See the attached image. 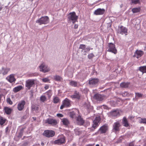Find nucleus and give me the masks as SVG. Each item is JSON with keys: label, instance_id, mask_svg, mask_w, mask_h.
<instances>
[{"label": "nucleus", "instance_id": "1", "mask_svg": "<svg viewBox=\"0 0 146 146\" xmlns=\"http://www.w3.org/2000/svg\"><path fill=\"white\" fill-rule=\"evenodd\" d=\"M68 20L70 22L74 23L77 21L78 16L74 12L70 13L67 15Z\"/></svg>", "mask_w": 146, "mask_h": 146}, {"label": "nucleus", "instance_id": "2", "mask_svg": "<svg viewBox=\"0 0 146 146\" xmlns=\"http://www.w3.org/2000/svg\"><path fill=\"white\" fill-rule=\"evenodd\" d=\"M49 22V17L47 16H44L41 17L40 18L37 20L36 22L38 23L39 25L42 24H46L48 23Z\"/></svg>", "mask_w": 146, "mask_h": 146}, {"label": "nucleus", "instance_id": "3", "mask_svg": "<svg viewBox=\"0 0 146 146\" xmlns=\"http://www.w3.org/2000/svg\"><path fill=\"white\" fill-rule=\"evenodd\" d=\"M100 118L99 117H96L94 120L93 121L92 127L90 129L91 131H93L99 125Z\"/></svg>", "mask_w": 146, "mask_h": 146}, {"label": "nucleus", "instance_id": "4", "mask_svg": "<svg viewBox=\"0 0 146 146\" xmlns=\"http://www.w3.org/2000/svg\"><path fill=\"white\" fill-rule=\"evenodd\" d=\"M46 124L50 125L52 126H55L58 123L57 121L53 118H49L45 120Z\"/></svg>", "mask_w": 146, "mask_h": 146}, {"label": "nucleus", "instance_id": "5", "mask_svg": "<svg viewBox=\"0 0 146 146\" xmlns=\"http://www.w3.org/2000/svg\"><path fill=\"white\" fill-rule=\"evenodd\" d=\"M108 48L107 51L111 52L114 54H116L117 53V50L115 47V45L112 43H109L108 44Z\"/></svg>", "mask_w": 146, "mask_h": 146}, {"label": "nucleus", "instance_id": "6", "mask_svg": "<svg viewBox=\"0 0 146 146\" xmlns=\"http://www.w3.org/2000/svg\"><path fill=\"white\" fill-rule=\"evenodd\" d=\"M71 101L67 98H66L62 102V104L60 107V109L62 110L66 107H70L71 106Z\"/></svg>", "mask_w": 146, "mask_h": 146}, {"label": "nucleus", "instance_id": "7", "mask_svg": "<svg viewBox=\"0 0 146 146\" xmlns=\"http://www.w3.org/2000/svg\"><path fill=\"white\" fill-rule=\"evenodd\" d=\"M117 33L122 35H127V29L122 25L118 27Z\"/></svg>", "mask_w": 146, "mask_h": 146}, {"label": "nucleus", "instance_id": "8", "mask_svg": "<svg viewBox=\"0 0 146 146\" xmlns=\"http://www.w3.org/2000/svg\"><path fill=\"white\" fill-rule=\"evenodd\" d=\"M121 126L119 121L114 122L113 125L112 131L113 132L116 133L120 130V127Z\"/></svg>", "mask_w": 146, "mask_h": 146}, {"label": "nucleus", "instance_id": "9", "mask_svg": "<svg viewBox=\"0 0 146 146\" xmlns=\"http://www.w3.org/2000/svg\"><path fill=\"white\" fill-rule=\"evenodd\" d=\"M35 85V80L34 79L28 80L26 82L25 86L30 90L31 87H34Z\"/></svg>", "mask_w": 146, "mask_h": 146}, {"label": "nucleus", "instance_id": "10", "mask_svg": "<svg viewBox=\"0 0 146 146\" xmlns=\"http://www.w3.org/2000/svg\"><path fill=\"white\" fill-rule=\"evenodd\" d=\"M108 125L105 124L102 126L98 130L97 132H100V134H103L106 133L108 130Z\"/></svg>", "mask_w": 146, "mask_h": 146}, {"label": "nucleus", "instance_id": "11", "mask_svg": "<svg viewBox=\"0 0 146 146\" xmlns=\"http://www.w3.org/2000/svg\"><path fill=\"white\" fill-rule=\"evenodd\" d=\"M55 134V132L53 130H46L44 131L43 134L46 137L49 138L53 137Z\"/></svg>", "mask_w": 146, "mask_h": 146}, {"label": "nucleus", "instance_id": "12", "mask_svg": "<svg viewBox=\"0 0 146 146\" xmlns=\"http://www.w3.org/2000/svg\"><path fill=\"white\" fill-rule=\"evenodd\" d=\"M119 115V112L117 109L112 110L109 112V115L110 117L114 118H116L117 116Z\"/></svg>", "mask_w": 146, "mask_h": 146}, {"label": "nucleus", "instance_id": "13", "mask_svg": "<svg viewBox=\"0 0 146 146\" xmlns=\"http://www.w3.org/2000/svg\"><path fill=\"white\" fill-rule=\"evenodd\" d=\"M39 68L40 71L44 73L47 72L50 70L49 68L44 63L42 64L39 66Z\"/></svg>", "mask_w": 146, "mask_h": 146}, {"label": "nucleus", "instance_id": "14", "mask_svg": "<svg viewBox=\"0 0 146 146\" xmlns=\"http://www.w3.org/2000/svg\"><path fill=\"white\" fill-rule=\"evenodd\" d=\"M99 81L98 79L94 78L89 80V84L91 86H94L98 85Z\"/></svg>", "mask_w": 146, "mask_h": 146}, {"label": "nucleus", "instance_id": "15", "mask_svg": "<svg viewBox=\"0 0 146 146\" xmlns=\"http://www.w3.org/2000/svg\"><path fill=\"white\" fill-rule=\"evenodd\" d=\"M65 138L63 136H62L60 138L55 140L54 141V143L55 144L58 145L62 144L65 143Z\"/></svg>", "mask_w": 146, "mask_h": 146}, {"label": "nucleus", "instance_id": "16", "mask_svg": "<svg viewBox=\"0 0 146 146\" xmlns=\"http://www.w3.org/2000/svg\"><path fill=\"white\" fill-rule=\"evenodd\" d=\"M105 12V9H104L98 8L95 10L94 13V14L96 15H102Z\"/></svg>", "mask_w": 146, "mask_h": 146}, {"label": "nucleus", "instance_id": "17", "mask_svg": "<svg viewBox=\"0 0 146 146\" xmlns=\"http://www.w3.org/2000/svg\"><path fill=\"white\" fill-rule=\"evenodd\" d=\"M94 98L98 101H102L104 99V95H102L99 94H96L93 97Z\"/></svg>", "mask_w": 146, "mask_h": 146}, {"label": "nucleus", "instance_id": "18", "mask_svg": "<svg viewBox=\"0 0 146 146\" xmlns=\"http://www.w3.org/2000/svg\"><path fill=\"white\" fill-rule=\"evenodd\" d=\"M25 102L24 100H22L18 104L17 108L19 111L23 110L24 108V106L25 104Z\"/></svg>", "mask_w": 146, "mask_h": 146}, {"label": "nucleus", "instance_id": "19", "mask_svg": "<svg viewBox=\"0 0 146 146\" xmlns=\"http://www.w3.org/2000/svg\"><path fill=\"white\" fill-rule=\"evenodd\" d=\"M10 68H9L2 67L0 70V74H2L3 75H6L10 70Z\"/></svg>", "mask_w": 146, "mask_h": 146}, {"label": "nucleus", "instance_id": "20", "mask_svg": "<svg viewBox=\"0 0 146 146\" xmlns=\"http://www.w3.org/2000/svg\"><path fill=\"white\" fill-rule=\"evenodd\" d=\"M144 54V52L142 50H137L134 54V57L137 58L141 57Z\"/></svg>", "mask_w": 146, "mask_h": 146}, {"label": "nucleus", "instance_id": "21", "mask_svg": "<svg viewBox=\"0 0 146 146\" xmlns=\"http://www.w3.org/2000/svg\"><path fill=\"white\" fill-rule=\"evenodd\" d=\"M135 97L133 98V100L137 101L139 99H141L143 96V94H142L139 92L135 93Z\"/></svg>", "mask_w": 146, "mask_h": 146}, {"label": "nucleus", "instance_id": "22", "mask_svg": "<svg viewBox=\"0 0 146 146\" xmlns=\"http://www.w3.org/2000/svg\"><path fill=\"white\" fill-rule=\"evenodd\" d=\"M76 121L78 125H83L84 122V120L80 115L77 117Z\"/></svg>", "mask_w": 146, "mask_h": 146}, {"label": "nucleus", "instance_id": "23", "mask_svg": "<svg viewBox=\"0 0 146 146\" xmlns=\"http://www.w3.org/2000/svg\"><path fill=\"white\" fill-rule=\"evenodd\" d=\"M80 96L81 95L80 94L79 92L77 91H75L74 92L73 95H71L70 96L72 98H76L78 99L80 98Z\"/></svg>", "mask_w": 146, "mask_h": 146}, {"label": "nucleus", "instance_id": "24", "mask_svg": "<svg viewBox=\"0 0 146 146\" xmlns=\"http://www.w3.org/2000/svg\"><path fill=\"white\" fill-rule=\"evenodd\" d=\"M122 124L123 125L126 127H127L129 126V123L125 117H124L122 119Z\"/></svg>", "mask_w": 146, "mask_h": 146}, {"label": "nucleus", "instance_id": "25", "mask_svg": "<svg viewBox=\"0 0 146 146\" xmlns=\"http://www.w3.org/2000/svg\"><path fill=\"white\" fill-rule=\"evenodd\" d=\"M6 79L10 83L15 82L16 80L14 75L13 74L10 75L8 77L6 78Z\"/></svg>", "mask_w": 146, "mask_h": 146}, {"label": "nucleus", "instance_id": "26", "mask_svg": "<svg viewBox=\"0 0 146 146\" xmlns=\"http://www.w3.org/2000/svg\"><path fill=\"white\" fill-rule=\"evenodd\" d=\"M4 110L6 114L9 115L11 113L12 109L8 107H4Z\"/></svg>", "mask_w": 146, "mask_h": 146}, {"label": "nucleus", "instance_id": "27", "mask_svg": "<svg viewBox=\"0 0 146 146\" xmlns=\"http://www.w3.org/2000/svg\"><path fill=\"white\" fill-rule=\"evenodd\" d=\"M62 122L63 125L66 127L68 126L70 124L68 120L66 118L62 119Z\"/></svg>", "mask_w": 146, "mask_h": 146}, {"label": "nucleus", "instance_id": "28", "mask_svg": "<svg viewBox=\"0 0 146 146\" xmlns=\"http://www.w3.org/2000/svg\"><path fill=\"white\" fill-rule=\"evenodd\" d=\"M86 107L88 110V111L89 112L92 111L93 109V107L91 106L89 103L86 104Z\"/></svg>", "mask_w": 146, "mask_h": 146}, {"label": "nucleus", "instance_id": "29", "mask_svg": "<svg viewBox=\"0 0 146 146\" xmlns=\"http://www.w3.org/2000/svg\"><path fill=\"white\" fill-rule=\"evenodd\" d=\"M23 87L22 86L19 85L14 88L13 90V91L15 93L17 92L22 89Z\"/></svg>", "mask_w": 146, "mask_h": 146}, {"label": "nucleus", "instance_id": "30", "mask_svg": "<svg viewBox=\"0 0 146 146\" xmlns=\"http://www.w3.org/2000/svg\"><path fill=\"white\" fill-rule=\"evenodd\" d=\"M129 82H123L120 83V86L122 88H127L129 87Z\"/></svg>", "mask_w": 146, "mask_h": 146}, {"label": "nucleus", "instance_id": "31", "mask_svg": "<svg viewBox=\"0 0 146 146\" xmlns=\"http://www.w3.org/2000/svg\"><path fill=\"white\" fill-rule=\"evenodd\" d=\"M139 70L142 72L143 74L145 73H146V66H143L139 67Z\"/></svg>", "mask_w": 146, "mask_h": 146}, {"label": "nucleus", "instance_id": "32", "mask_svg": "<svg viewBox=\"0 0 146 146\" xmlns=\"http://www.w3.org/2000/svg\"><path fill=\"white\" fill-rule=\"evenodd\" d=\"M6 119L2 116H0V124L3 125L5 122Z\"/></svg>", "mask_w": 146, "mask_h": 146}, {"label": "nucleus", "instance_id": "33", "mask_svg": "<svg viewBox=\"0 0 146 146\" xmlns=\"http://www.w3.org/2000/svg\"><path fill=\"white\" fill-rule=\"evenodd\" d=\"M69 84L72 86L76 87L77 86V83L76 82L72 81L70 82Z\"/></svg>", "mask_w": 146, "mask_h": 146}, {"label": "nucleus", "instance_id": "34", "mask_svg": "<svg viewBox=\"0 0 146 146\" xmlns=\"http://www.w3.org/2000/svg\"><path fill=\"white\" fill-rule=\"evenodd\" d=\"M25 128H22L20 130V132L19 133V135H18V137L21 138L22 137L24 131L25 129Z\"/></svg>", "mask_w": 146, "mask_h": 146}, {"label": "nucleus", "instance_id": "35", "mask_svg": "<svg viewBox=\"0 0 146 146\" xmlns=\"http://www.w3.org/2000/svg\"><path fill=\"white\" fill-rule=\"evenodd\" d=\"M54 79L56 81H61L62 78L60 76L56 75L54 76Z\"/></svg>", "mask_w": 146, "mask_h": 146}, {"label": "nucleus", "instance_id": "36", "mask_svg": "<svg viewBox=\"0 0 146 146\" xmlns=\"http://www.w3.org/2000/svg\"><path fill=\"white\" fill-rule=\"evenodd\" d=\"M140 8H135L132 9V11L133 13H137L139 12Z\"/></svg>", "mask_w": 146, "mask_h": 146}, {"label": "nucleus", "instance_id": "37", "mask_svg": "<svg viewBox=\"0 0 146 146\" xmlns=\"http://www.w3.org/2000/svg\"><path fill=\"white\" fill-rule=\"evenodd\" d=\"M69 115L71 118H73L76 116V113L74 111H71L70 112Z\"/></svg>", "mask_w": 146, "mask_h": 146}, {"label": "nucleus", "instance_id": "38", "mask_svg": "<svg viewBox=\"0 0 146 146\" xmlns=\"http://www.w3.org/2000/svg\"><path fill=\"white\" fill-rule=\"evenodd\" d=\"M53 101L54 103L56 104L59 102L60 100L58 97H55L53 99Z\"/></svg>", "mask_w": 146, "mask_h": 146}, {"label": "nucleus", "instance_id": "39", "mask_svg": "<svg viewBox=\"0 0 146 146\" xmlns=\"http://www.w3.org/2000/svg\"><path fill=\"white\" fill-rule=\"evenodd\" d=\"M31 109L33 111H38V110L39 108L35 105H33L31 106Z\"/></svg>", "mask_w": 146, "mask_h": 146}, {"label": "nucleus", "instance_id": "40", "mask_svg": "<svg viewBox=\"0 0 146 146\" xmlns=\"http://www.w3.org/2000/svg\"><path fill=\"white\" fill-rule=\"evenodd\" d=\"M46 98L45 96H41L40 97V100L42 102H44L46 100Z\"/></svg>", "mask_w": 146, "mask_h": 146}, {"label": "nucleus", "instance_id": "41", "mask_svg": "<svg viewBox=\"0 0 146 146\" xmlns=\"http://www.w3.org/2000/svg\"><path fill=\"white\" fill-rule=\"evenodd\" d=\"M86 46L85 45L83 44H80L79 47V49H81L83 50L85 49Z\"/></svg>", "mask_w": 146, "mask_h": 146}, {"label": "nucleus", "instance_id": "42", "mask_svg": "<svg viewBox=\"0 0 146 146\" xmlns=\"http://www.w3.org/2000/svg\"><path fill=\"white\" fill-rule=\"evenodd\" d=\"M141 121H140V123H143L146 124V118H142L141 119Z\"/></svg>", "mask_w": 146, "mask_h": 146}, {"label": "nucleus", "instance_id": "43", "mask_svg": "<svg viewBox=\"0 0 146 146\" xmlns=\"http://www.w3.org/2000/svg\"><path fill=\"white\" fill-rule=\"evenodd\" d=\"M94 56V55L92 53L89 54L88 56V58L89 59H91Z\"/></svg>", "mask_w": 146, "mask_h": 146}, {"label": "nucleus", "instance_id": "44", "mask_svg": "<svg viewBox=\"0 0 146 146\" xmlns=\"http://www.w3.org/2000/svg\"><path fill=\"white\" fill-rule=\"evenodd\" d=\"M7 102L10 105H12L13 104L12 102L11 101L10 98H8L7 100Z\"/></svg>", "mask_w": 146, "mask_h": 146}, {"label": "nucleus", "instance_id": "45", "mask_svg": "<svg viewBox=\"0 0 146 146\" xmlns=\"http://www.w3.org/2000/svg\"><path fill=\"white\" fill-rule=\"evenodd\" d=\"M131 1L132 3L134 4H137L139 2V0H131Z\"/></svg>", "mask_w": 146, "mask_h": 146}, {"label": "nucleus", "instance_id": "46", "mask_svg": "<svg viewBox=\"0 0 146 146\" xmlns=\"http://www.w3.org/2000/svg\"><path fill=\"white\" fill-rule=\"evenodd\" d=\"M42 81L44 82H46L49 81V80L48 78H45L42 79Z\"/></svg>", "mask_w": 146, "mask_h": 146}, {"label": "nucleus", "instance_id": "47", "mask_svg": "<svg viewBox=\"0 0 146 146\" xmlns=\"http://www.w3.org/2000/svg\"><path fill=\"white\" fill-rule=\"evenodd\" d=\"M58 117H63L64 116L61 113H58L56 115Z\"/></svg>", "mask_w": 146, "mask_h": 146}, {"label": "nucleus", "instance_id": "48", "mask_svg": "<svg viewBox=\"0 0 146 146\" xmlns=\"http://www.w3.org/2000/svg\"><path fill=\"white\" fill-rule=\"evenodd\" d=\"M102 106L103 107V108L105 109L108 110L109 109L108 107L106 105H103Z\"/></svg>", "mask_w": 146, "mask_h": 146}, {"label": "nucleus", "instance_id": "49", "mask_svg": "<svg viewBox=\"0 0 146 146\" xmlns=\"http://www.w3.org/2000/svg\"><path fill=\"white\" fill-rule=\"evenodd\" d=\"M92 49H93L92 48L90 49L89 47H87L85 49V50H86V51H85V52H86V50H87V51H89L90 49L92 50Z\"/></svg>", "mask_w": 146, "mask_h": 146}, {"label": "nucleus", "instance_id": "50", "mask_svg": "<svg viewBox=\"0 0 146 146\" xmlns=\"http://www.w3.org/2000/svg\"><path fill=\"white\" fill-rule=\"evenodd\" d=\"M30 94L31 96L32 97L33 96V90H31L30 91Z\"/></svg>", "mask_w": 146, "mask_h": 146}, {"label": "nucleus", "instance_id": "51", "mask_svg": "<svg viewBox=\"0 0 146 146\" xmlns=\"http://www.w3.org/2000/svg\"><path fill=\"white\" fill-rule=\"evenodd\" d=\"M28 142H24L23 144V145L24 146H26L28 145Z\"/></svg>", "mask_w": 146, "mask_h": 146}, {"label": "nucleus", "instance_id": "52", "mask_svg": "<svg viewBox=\"0 0 146 146\" xmlns=\"http://www.w3.org/2000/svg\"><path fill=\"white\" fill-rule=\"evenodd\" d=\"M78 27V25L75 24V25L74 26V28L75 29H77Z\"/></svg>", "mask_w": 146, "mask_h": 146}, {"label": "nucleus", "instance_id": "53", "mask_svg": "<svg viewBox=\"0 0 146 146\" xmlns=\"http://www.w3.org/2000/svg\"><path fill=\"white\" fill-rule=\"evenodd\" d=\"M49 88V86H48V85H46V86L45 87H44V88L46 90V89H48Z\"/></svg>", "mask_w": 146, "mask_h": 146}, {"label": "nucleus", "instance_id": "54", "mask_svg": "<svg viewBox=\"0 0 146 146\" xmlns=\"http://www.w3.org/2000/svg\"><path fill=\"white\" fill-rule=\"evenodd\" d=\"M76 134L77 135H79L80 134V132L79 131H76L75 132Z\"/></svg>", "mask_w": 146, "mask_h": 146}, {"label": "nucleus", "instance_id": "55", "mask_svg": "<svg viewBox=\"0 0 146 146\" xmlns=\"http://www.w3.org/2000/svg\"><path fill=\"white\" fill-rule=\"evenodd\" d=\"M85 146H94V145L89 144L86 145Z\"/></svg>", "mask_w": 146, "mask_h": 146}, {"label": "nucleus", "instance_id": "56", "mask_svg": "<svg viewBox=\"0 0 146 146\" xmlns=\"http://www.w3.org/2000/svg\"><path fill=\"white\" fill-rule=\"evenodd\" d=\"M5 146V142H3L1 146Z\"/></svg>", "mask_w": 146, "mask_h": 146}, {"label": "nucleus", "instance_id": "57", "mask_svg": "<svg viewBox=\"0 0 146 146\" xmlns=\"http://www.w3.org/2000/svg\"><path fill=\"white\" fill-rule=\"evenodd\" d=\"M32 118L34 121H35L36 119V117H32Z\"/></svg>", "mask_w": 146, "mask_h": 146}, {"label": "nucleus", "instance_id": "58", "mask_svg": "<svg viewBox=\"0 0 146 146\" xmlns=\"http://www.w3.org/2000/svg\"><path fill=\"white\" fill-rule=\"evenodd\" d=\"M8 130V127H6V128L5 129V132H7V131Z\"/></svg>", "mask_w": 146, "mask_h": 146}, {"label": "nucleus", "instance_id": "59", "mask_svg": "<svg viewBox=\"0 0 146 146\" xmlns=\"http://www.w3.org/2000/svg\"><path fill=\"white\" fill-rule=\"evenodd\" d=\"M111 26V24L110 23H109L108 25V27H110Z\"/></svg>", "mask_w": 146, "mask_h": 146}, {"label": "nucleus", "instance_id": "60", "mask_svg": "<svg viewBox=\"0 0 146 146\" xmlns=\"http://www.w3.org/2000/svg\"><path fill=\"white\" fill-rule=\"evenodd\" d=\"M83 92L84 93L86 92V88H85V89H84Z\"/></svg>", "mask_w": 146, "mask_h": 146}, {"label": "nucleus", "instance_id": "61", "mask_svg": "<svg viewBox=\"0 0 146 146\" xmlns=\"http://www.w3.org/2000/svg\"><path fill=\"white\" fill-rule=\"evenodd\" d=\"M141 129L142 130H144V127H141Z\"/></svg>", "mask_w": 146, "mask_h": 146}, {"label": "nucleus", "instance_id": "62", "mask_svg": "<svg viewBox=\"0 0 146 146\" xmlns=\"http://www.w3.org/2000/svg\"><path fill=\"white\" fill-rule=\"evenodd\" d=\"M41 145L42 146H43L44 145V143L43 142H42L41 143Z\"/></svg>", "mask_w": 146, "mask_h": 146}, {"label": "nucleus", "instance_id": "63", "mask_svg": "<svg viewBox=\"0 0 146 146\" xmlns=\"http://www.w3.org/2000/svg\"><path fill=\"white\" fill-rule=\"evenodd\" d=\"M40 144H39V143H38V144H36V146H40Z\"/></svg>", "mask_w": 146, "mask_h": 146}, {"label": "nucleus", "instance_id": "64", "mask_svg": "<svg viewBox=\"0 0 146 146\" xmlns=\"http://www.w3.org/2000/svg\"><path fill=\"white\" fill-rule=\"evenodd\" d=\"M8 146H14V145L12 144V145H9Z\"/></svg>", "mask_w": 146, "mask_h": 146}]
</instances>
